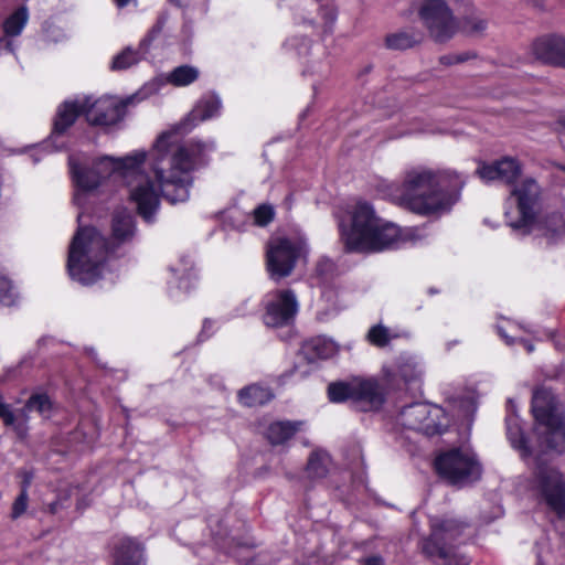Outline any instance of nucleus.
<instances>
[{
    "instance_id": "1",
    "label": "nucleus",
    "mask_w": 565,
    "mask_h": 565,
    "mask_svg": "<svg viewBox=\"0 0 565 565\" xmlns=\"http://www.w3.org/2000/svg\"><path fill=\"white\" fill-rule=\"evenodd\" d=\"M466 177L451 168L417 166L405 171L401 183L385 185L386 195L397 205L422 216L440 215L459 198Z\"/></svg>"
},
{
    "instance_id": "2",
    "label": "nucleus",
    "mask_w": 565,
    "mask_h": 565,
    "mask_svg": "<svg viewBox=\"0 0 565 565\" xmlns=\"http://www.w3.org/2000/svg\"><path fill=\"white\" fill-rule=\"evenodd\" d=\"M146 159L145 151H135L125 158L104 157L87 167L78 156H71L68 164L76 186L84 191L94 190L103 179L119 174L127 181L130 200L136 204L138 213L150 222L159 207L160 198L151 179L140 171Z\"/></svg>"
},
{
    "instance_id": "3",
    "label": "nucleus",
    "mask_w": 565,
    "mask_h": 565,
    "mask_svg": "<svg viewBox=\"0 0 565 565\" xmlns=\"http://www.w3.org/2000/svg\"><path fill=\"white\" fill-rule=\"evenodd\" d=\"M215 149L213 141H192L179 146L175 132L161 134L149 152L151 169L166 200L175 204L190 196L191 172L203 163L204 154Z\"/></svg>"
},
{
    "instance_id": "4",
    "label": "nucleus",
    "mask_w": 565,
    "mask_h": 565,
    "mask_svg": "<svg viewBox=\"0 0 565 565\" xmlns=\"http://www.w3.org/2000/svg\"><path fill=\"white\" fill-rule=\"evenodd\" d=\"M109 252H113L110 246L96 228H78L68 250L71 277L83 285L95 282L102 275Z\"/></svg>"
},
{
    "instance_id": "5",
    "label": "nucleus",
    "mask_w": 565,
    "mask_h": 565,
    "mask_svg": "<svg viewBox=\"0 0 565 565\" xmlns=\"http://www.w3.org/2000/svg\"><path fill=\"white\" fill-rule=\"evenodd\" d=\"M429 524L430 535L423 540V553L431 559L441 561L444 565H469L467 557L456 550V543L468 524L450 515L433 516Z\"/></svg>"
},
{
    "instance_id": "6",
    "label": "nucleus",
    "mask_w": 565,
    "mask_h": 565,
    "mask_svg": "<svg viewBox=\"0 0 565 565\" xmlns=\"http://www.w3.org/2000/svg\"><path fill=\"white\" fill-rule=\"evenodd\" d=\"M532 413L542 444L562 452L565 449V418L563 406L552 391L541 387L534 392Z\"/></svg>"
},
{
    "instance_id": "7",
    "label": "nucleus",
    "mask_w": 565,
    "mask_h": 565,
    "mask_svg": "<svg viewBox=\"0 0 565 565\" xmlns=\"http://www.w3.org/2000/svg\"><path fill=\"white\" fill-rule=\"evenodd\" d=\"M507 203L508 225L527 233L543 212L542 189L534 179L526 178L512 186Z\"/></svg>"
},
{
    "instance_id": "8",
    "label": "nucleus",
    "mask_w": 565,
    "mask_h": 565,
    "mask_svg": "<svg viewBox=\"0 0 565 565\" xmlns=\"http://www.w3.org/2000/svg\"><path fill=\"white\" fill-rule=\"evenodd\" d=\"M438 475L448 483L465 486L481 477V466L468 449L454 448L439 454L435 459Z\"/></svg>"
},
{
    "instance_id": "9",
    "label": "nucleus",
    "mask_w": 565,
    "mask_h": 565,
    "mask_svg": "<svg viewBox=\"0 0 565 565\" xmlns=\"http://www.w3.org/2000/svg\"><path fill=\"white\" fill-rule=\"evenodd\" d=\"M328 395L334 403L348 399L361 403L364 411L379 408L384 401L383 390L373 379L331 383L328 386Z\"/></svg>"
},
{
    "instance_id": "10",
    "label": "nucleus",
    "mask_w": 565,
    "mask_h": 565,
    "mask_svg": "<svg viewBox=\"0 0 565 565\" xmlns=\"http://www.w3.org/2000/svg\"><path fill=\"white\" fill-rule=\"evenodd\" d=\"M351 227L340 224L341 236L348 250H362L364 241L375 231L381 217L365 201H358L351 209Z\"/></svg>"
},
{
    "instance_id": "11",
    "label": "nucleus",
    "mask_w": 565,
    "mask_h": 565,
    "mask_svg": "<svg viewBox=\"0 0 565 565\" xmlns=\"http://www.w3.org/2000/svg\"><path fill=\"white\" fill-rule=\"evenodd\" d=\"M419 17L430 38L437 43L449 41L459 29L458 22L445 0H424L419 9Z\"/></svg>"
},
{
    "instance_id": "12",
    "label": "nucleus",
    "mask_w": 565,
    "mask_h": 565,
    "mask_svg": "<svg viewBox=\"0 0 565 565\" xmlns=\"http://www.w3.org/2000/svg\"><path fill=\"white\" fill-rule=\"evenodd\" d=\"M398 422L405 428L427 436L440 434L448 423L441 407L426 403H416L403 408Z\"/></svg>"
},
{
    "instance_id": "13",
    "label": "nucleus",
    "mask_w": 565,
    "mask_h": 565,
    "mask_svg": "<svg viewBox=\"0 0 565 565\" xmlns=\"http://www.w3.org/2000/svg\"><path fill=\"white\" fill-rule=\"evenodd\" d=\"M533 488L551 510L565 518V481L558 470L546 463L537 465Z\"/></svg>"
},
{
    "instance_id": "14",
    "label": "nucleus",
    "mask_w": 565,
    "mask_h": 565,
    "mask_svg": "<svg viewBox=\"0 0 565 565\" xmlns=\"http://www.w3.org/2000/svg\"><path fill=\"white\" fill-rule=\"evenodd\" d=\"M302 249L300 241L287 237L271 238L267 244L266 266L270 277L280 280L289 276Z\"/></svg>"
},
{
    "instance_id": "15",
    "label": "nucleus",
    "mask_w": 565,
    "mask_h": 565,
    "mask_svg": "<svg viewBox=\"0 0 565 565\" xmlns=\"http://www.w3.org/2000/svg\"><path fill=\"white\" fill-rule=\"evenodd\" d=\"M136 96L119 100L115 97H102L95 102L84 98L85 116L89 124L97 126H109L119 121L125 109L135 103Z\"/></svg>"
},
{
    "instance_id": "16",
    "label": "nucleus",
    "mask_w": 565,
    "mask_h": 565,
    "mask_svg": "<svg viewBox=\"0 0 565 565\" xmlns=\"http://www.w3.org/2000/svg\"><path fill=\"white\" fill-rule=\"evenodd\" d=\"M298 311V301L291 290H277L268 295L264 322L268 327L290 323Z\"/></svg>"
},
{
    "instance_id": "17",
    "label": "nucleus",
    "mask_w": 565,
    "mask_h": 565,
    "mask_svg": "<svg viewBox=\"0 0 565 565\" xmlns=\"http://www.w3.org/2000/svg\"><path fill=\"white\" fill-rule=\"evenodd\" d=\"M532 53L545 64L565 68V38L561 35L539 38L532 44Z\"/></svg>"
},
{
    "instance_id": "18",
    "label": "nucleus",
    "mask_w": 565,
    "mask_h": 565,
    "mask_svg": "<svg viewBox=\"0 0 565 565\" xmlns=\"http://www.w3.org/2000/svg\"><path fill=\"white\" fill-rule=\"evenodd\" d=\"M477 174L486 182L500 180L511 184L520 177L521 166L515 159L503 158L492 164H481Z\"/></svg>"
},
{
    "instance_id": "19",
    "label": "nucleus",
    "mask_w": 565,
    "mask_h": 565,
    "mask_svg": "<svg viewBox=\"0 0 565 565\" xmlns=\"http://www.w3.org/2000/svg\"><path fill=\"white\" fill-rule=\"evenodd\" d=\"M136 234V224L132 215L127 210H118L111 218V235L107 242L111 250L115 252L121 245H125L134 238Z\"/></svg>"
},
{
    "instance_id": "20",
    "label": "nucleus",
    "mask_w": 565,
    "mask_h": 565,
    "mask_svg": "<svg viewBox=\"0 0 565 565\" xmlns=\"http://www.w3.org/2000/svg\"><path fill=\"white\" fill-rule=\"evenodd\" d=\"M221 109V100L215 95L205 96L199 100L191 113L184 118L178 129L183 132L190 131L199 122L211 119L218 115Z\"/></svg>"
},
{
    "instance_id": "21",
    "label": "nucleus",
    "mask_w": 565,
    "mask_h": 565,
    "mask_svg": "<svg viewBox=\"0 0 565 565\" xmlns=\"http://www.w3.org/2000/svg\"><path fill=\"white\" fill-rule=\"evenodd\" d=\"M376 227L367 241H364L362 250H382L398 244L401 231L395 224L380 218Z\"/></svg>"
},
{
    "instance_id": "22",
    "label": "nucleus",
    "mask_w": 565,
    "mask_h": 565,
    "mask_svg": "<svg viewBox=\"0 0 565 565\" xmlns=\"http://www.w3.org/2000/svg\"><path fill=\"white\" fill-rule=\"evenodd\" d=\"M548 239H556L565 235V217L559 212L541 213L532 226Z\"/></svg>"
},
{
    "instance_id": "23",
    "label": "nucleus",
    "mask_w": 565,
    "mask_h": 565,
    "mask_svg": "<svg viewBox=\"0 0 565 565\" xmlns=\"http://www.w3.org/2000/svg\"><path fill=\"white\" fill-rule=\"evenodd\" d=\"M84 99H76L74 102H65L57 109L54 120V131L62 134L71 127L79 114H85Z\"/></svg>"
},
{
    "instance_id": "24",
    "label": "nucleus",
    "mask_w": 565,
    "mask_h": 565,
    "mask_svg": "<svg viewBox=\"0 0 565 565\" xmlns=\"http://www.w3.org/2000/svg\"><path fill=\"white\" fill-rule=\"evenodd\" d=\"M303 426V422L278 420L270 423L265 436L271 445H282L295 436Z\"/></svg>"
},
{
    "instance_id": "25",
    "label": "nucleus",
    "mask_w": 565,
    "mask_h": 565,
    "mask_svg": "<svg viewBox=\"0 0 565 565\" xmlns=\"http://www.w3.org/2000/svg\"><path fill=\"white\" fill-rule=\"evenodd\" d=\"M141 548L138 542L131 539H121L115 546L114 565H139Z\"/></svg>"
},
{
    "instance_id": "26",
    "label": "nucleus",
    "mask_w": 565,
    "mask_h": 565,
    "mask_svg": "<svg viewBox=\"0 0 565 565\" xmlns=\"http://www.w3.org/2000/svg\"><path fill=\"white\" fill-rule=\"evenodd\" d=\"M458 25L463 33L477 36L484 33L488 28V20L473 7H469Z\"/></svg>"
},
{
    "instance_id": "27",
    "label": "nucleus",
    "mask_w": 565,
    "mask_h": 565,
    "mask_svg": "<svg viewBox=\"0 0 565 565\" xmlns=\"http://www.w3.org/2000/svg\"><path fill=\"white\" fill-rule=\"evenodd\" d=\"M239 402L248 407L262 406L273 398L271 392L258 385H250L239 391Z\"/></svg>"
},
{
    "instance_id": "28",
    "label": "nucleus",
    "mask_w": 565,
    "mask_h": 565,
    "mask_svg": "<svg viewBox=\"0 0 565 565\" xmlns=\"http://www.w3.org/2000/svg\"><path fill=\"white\" fill-rule=\"evenodd\" d=\"M330 458L323 451H313L307 462L306 472L310 479L324 478L329 471Z\"/></svg>"
},
{
    "instance_id": "29",
    "label": "nucleus",
    "mask_w": 565,
    "mask_h": 565,
    "mask_svg": "<svg viewBox=\"0 0 565 565\" xmlns=\"http://www.w3.org/2000/svg\"><path fill=\"white\" fill-rule=\"evenodd\" d=\"M29 20L28 9L21 7L10 14L3 22V32L6 36H18L21 34Z\"/></svg>"
},
{
    "instance_id": "30",
    "label": "nucleus",
    "mask_w": 565,
    "mask_h": 565,
    "mask_svg": "<svg viewBox=\"0 0 565 565\" xmlns=\"http://www.w3.org/2000/svg\"><path fill=\"white\" fill-rule=\"evenodd\" d=\"M199 70L190 65H181L175 67L169 75L168 82L174 86H188L195 82L199 77Z\"/></svg>"
},
{
    "instance_id": "31",
    "label": "nucleus",
    "mask_w": 565,
    "mask_h": 565,
    "mask_svg": "<svg viewBox=\"0 0 565 565\" xmlns=\"http://www.w3.org/2000/svg\"><path fill=\"white\" fill-rule=\"evenodd\" d=\"M305 348L318 359H328L337 352V347L331 340L320 337L307 342Z\"/></svg>"
},
{
    "instance_id": "32",
    "label": "nucleus",
    "mask_w": 565,
    "mask_h": 565,
    "mask_svg": "<svg viewBox=\"0 0 565 565\" xmlns=\"http://www.w3.org/2000/svg\"><path fill=\"white\" fill-rule=\"evenodd\" d=\"M419 42V38L407 32L390 34L385 38V44L392 50H406Z\"/></svg>"
},
{
    "instance_id": "33",
    "label": "nucleus",
    "mask_w": 565,
    "mask_h": 565,
    "mask_svg": "<svg viewBox=\"0 0 565 565\" xmlns=\"http://www.w3.org/2000/svg\"><path fill=\"white\" fill-rule=\"evenodd\" d=\"M140 61V54L138 51L127 47L118 53L111 62L113 71L126 70Z\"/></svg>"
},
{
    "instance_id": "34",
    "label": "nucleus",
    "mask_w": 565,
    "mask_h": 565,
    "mask_svg": "<svg viewBox=\"0 0 565 565\" xmlns=\"http://www.w3.org/2000/svg\"><path fill=\"white\" fill-rule=\"evenodd\" d=\"M393 335L391 334L388 328L383 324H376L370 328L366 333V340L374 347L384 348L392 340Z\"/></svg>"
},
{
    "instance_id": "35",
    "label": "nucleus",
    "mask_w": 565,
    "mask_h": 565,
    "mask_svg": "<svg viewBox=\"0 0 565 565\" xmlns=\"http://www.w3.org/2000/svg\"><path fill=\"white\" fill-rule=\"evenodd\" d=\"M52 408V403L45 394L32 395L25 404V411H35L42 416L47 417Z\"/></svg>"
},
{
    "instance_id": "36",
    "label": "nucleus",
    "mask_w": 565,
    "mask_h": 565,
    "mask_svg": "<svg viewBox=\"0 0 565 565\" xmlns=\"http://www.w3.org/2000/svg\"><path fill=\"white\" fill-rule=\"evenodd\" d=\"M420 373L418 363L413 359H405L398 364V374L406 382L416 380Z\"/></svg>"
},
{
    "instance_id": "37",
    "label": "nucleus",
    "mask_w": 565,
    "mask_h": 565,
    "mask_svg": "<svg viewBox=\"0 0 565 565\" xmlns=\"http://www.w3.org/2000/svg\"><path fill=\"white\" fill-rule=\"evenodd\" d=\"M254 223L258 226H266L274 218V210L270 205H259L253 212Z\"/></svg>"
},
{
    "instance_id": "38",
    "label": "nucleus",
    "mask_w": 565,
    "mask_h": 565,
    "mask_svg": "<svg viewBox=\"0 0 565 565\" xmlns=\"http://www.w3.org/2000/svg\"><path fill=\"white\" fill-rule=\"evenodd\" d=\"M29 507V493H25V491H20V494L15 498V500L12 503L10 518L12 520H17L20 516H22Z\"/></svg>"
},
{
    "instance_id": "39",
    "label": "nucleus",
    "mask_w": 565,
    "mask_h": 565,
    "mask_svg": "<svg viewBox=\"0 0 565 565\" xmlns=\"http://www.w3.org/2000/svg\"><path fill=\"white\" fill-rule=\"evenodd\" d=\"M508 436L514 448L522 450L525 455L530 452L526 446V441L516 424L508 425Z\"/></svg>"
},
{
    "instance_id": "40",
    "label": "nucleus",
    "mask_w": 565,
    "mask_h": 565,
    "mask_svg": "<svg viewBox=\"0 0 565 565\" xmlns=\"http://www.w3.org/2000/svg\"><path fill=\"white\" fill-rule=\"evenodd\" d=\"M0 302L6 306H10L13 302L11 281L2 275H0Z\"/></svg>"
},
{
    "instance_id": "41",
    "label": "nucleus",
    "mask_w": 565,
    "mask_h": 565,
    "mask_svg": "<svg viewBox=\"0 0 565 565\" xmlns=\"http://www.w3.org/2000/svg\"><path fill=\"white\" fill-rule=\"evenodd\" d=\"M0 418H2L4 425H13L14 424V414L11 412L9 405L3 402V398L0 396Z\"/></svg>"
},
{
    "instance_id": "42",
    "label": "nucleus",
    "mask_w": 565,
    "mask_h": 565,
    "mask_svg": "<svg viewBox=\"0 0 565 565\" xmlns=\"http://www.w3.org/2000/svg\"><path fill=\"white\" fill-rule=\"evenodd\" d=\"M22 481H21V491H25V493H29V487L32 482L33 475L30 471H22L21 472Z\"/></svg>"
},
{
    "instance_id": "43",
    "label": "nucleus",
    "mask_w": 565,
    "mask_h": 565,
    "mask_svg": "<svg viewBox=\"0 0 565 565\" xmlns=\"http://www.w3.org/2000/svg\"><path fill=\"white\" fill-rule=\"evenodd\" d=\"M10 427L13 428V430L17 433V435L20 437V438H23L25 437L26 435V430H28V427L25 425L24 422H20V423H17L14 420V424L13 425H9Z\"/></svg>"
},
{
    "instance_id": "44",
    "label": "nucleus",
    "mask_w": 565,
    "mask_h": 565,
    "mask_svg": "<svg viewBox=\"0 0 565 565\" xmlns=\"http://www.w3.org/2000/svg\"><path fill=\"white\" fill-rule=\"evenodd\" d=\"M364 565H383V558L379 555H372L363 561Z\"/></svg>"
},
{
    "instance_id": "45",
    "label": "nucleus",
    "mask_w": 565,
    "mask_h": 565,
    "mask_svg": "<svg viewBox=\"0 0 565 565\" xmlns=\"http://www.w3.org/2000/svg\"><path fill=\"white\" fill-rule=\"evenodd\" d=\"M555 130L565 137V116H561L555 122Z\"/></svg>"
},
{
    "instance_id": "46",
    "label": "nucleus",
    "mask_w": 565,
    "mask_h": 565,
    "mask_svg": "<svg viewBox=\"0 0 565 565\" xmlns=\"http://www.w3.org/2000/svg\"><path fill=\"white\" fill-rule=\"evenodd\" d=\"M456 63H463L468 61L469 58L473 57L475 55H471L470 53H455L452 54Z\"/></svg>"
},
{
    "instance_id": "47",
    "label": "nucleus",
    "mask_w": 565,
    "mask_h": 565,
    "mask_svg": "<svg viewBox=\"0 0 565 565\" xmlns=\"http://www.w3.org/2000/svg\"><path fill=\"white\" fill-rule=\"evenodd\" d=\"M439 61L444 65L457 64L455 58H454V56H452V54L443 55V56H440Z\"/></svg>"
},
{
    "instance_id": "48",
    "label": "nucleus",
    "mask_w": 565,
    "mask_h": 565,
    "mask_svg": "<svg viewBox=\"0 0 565 565\" xmlns=\"http://www.w3.org/2000/svg\"><path fill=\"white\" fill-rule=\"evenodd\" d=\"M521 343L524 345L525 350H526L529 353L533 352V350H534L533 344L529 343V342H527V341H525V340H522V341H521Z\"/></svg>"
},
{
    "instance_id": "49",
    "label": "nucleus",
    "mask_w": 565,
    "mask_h": 565,
    "mask_svg": "<svg viewBox=\"0 0 565 565\" xmlns=\"http://www.w3.org/2000/svg\"><path fill=\"white\" fill-rule=\"evenodd\" d=\"M499 333H500V335H501L503 339H505V341H507V343H508V344H512V343H514V341H513L512 339H510V338H509V337H508V335H507V334H505L501 329H499Z\"/></svg>"
},
{
    "instance_id": "50",
    "label": "nucleus",
    "mask_w": 565,
    "mask_h": 565,
    "mask_svg": "<svg viewBox=\"0 0 565 565\" xmlns=\"http://www.w3.org/2000/svg\"><path fill=\"white\" fill-rule=\"evenodd\" d=\"M119 8L127 6L131 0H115Z\"/></svg>"
},
{
    "instance_id": "51",
    "label": "nucleus",
    "mask_w": 565,
    "mask_h": 565,
    "mask_svg": "<svg viewBox=\"0 0 565 565\" xmlns=\"http://www.w3.org/2000/svg\"><path fill=\"white\" fill-rule=\"evenodd\" d=\"M56 507H57V504H56V503L51 504V505H50V511H51L52 513H55V512H56Z\"/></svg>"
},
{
    "instance_id": "52",
    "label": "nucleus",
    "mask_w": 565,
    "mask_h": 565,
    "mask_svg": "<svg viewBox=\"0 0 565 565\" xmlns=\"http://www.w3.org/2000/svg\"><path fill=\"white\" fill-rule=\"evenodd\" d=\"M559 169L565 172V166H561Z\"/></svg>"
}]
</instances>
